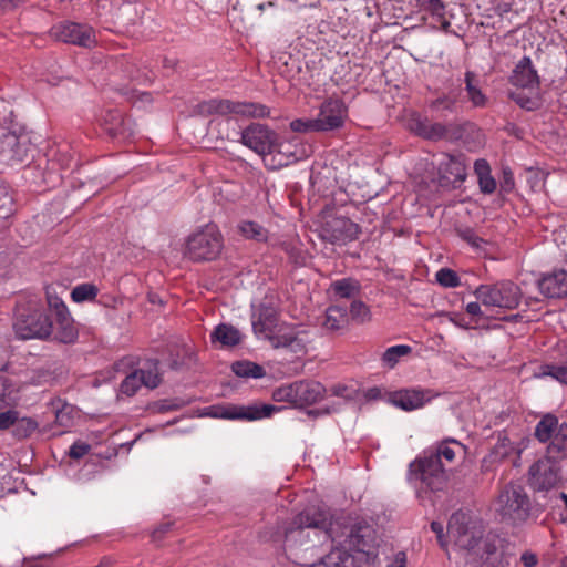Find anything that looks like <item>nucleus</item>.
<instances>
[{
    "label": "nucleus",
    "instance_id": "4d7b16f0",
    "mask_svg": "<svg viewBox=\"0 0 567 567\" xmlns=\"http://www.w3.org/2000/svg\"><path fill=\"white\" fill-rule=\"evenodd\" d=\"M91 446L87 443L78 441L70 446L69 455L72 458L79 460L89 453Z\"/></svg>",
    "mask_w": 567,
    "mask_h": 567
},
{
    "label": "nucleus",
    "instance_id": "f257e3e1",
    "mask_svg": "<svg viewBox=\"0 0 567 567\" xmlns=\"http://www.w3.org/2000/svg\"><path fill=\"white\" fill-rule=\"evenodd\" d=\"M254 333L270 342L275 349H286L297 355L305 354L312 341V334L301 326L279 323L277 309L260 303L252 312Z\"/></svg>",
    "mask_w": 567,
    "mask_h": 567
},
{
    "label": "nucleus",
    "instance_id": "e433bc0d",
    "mask_svg": "<svg viewBox=\"0 0 567 567\" xmlns=\"http://www.w3.org/2000/svg\"><path fill=\"white\" fill-rule=\"evenodd\" d=\"M135 371L140 374L138 377L142 379L141 382L146 388L154 389L161 383L157 362L150 361L145 367Z\"/></svg>",
    "mask_w": 567,
    "mask_h": 567
},
{
    "label": "nucleus",
    "instance_id": "0e129e2a",
    "mask_svg": "<svg viewBox=\"0 0 567 567\" xmlns=\"http://www.w3.org/2000/svg\"><path fill=\"white\" fill-rule=\"evenodd\" d=\"M330 391H331L332 395H334V396L350 399L349 390L346 385H341V384L333 385L330 389Z\"/></svg>",
    "mask_w": 567,
    "mask_h": 567
},
{
    "label": "nucleus",
    "instance_id": "a211bd4d",
    "mask_svg": "<svg viewBox=\"0 0 567 567\" xmlns=\"http://www.w3.org/2000/svg\"><path fill=\"white\" fill-rule=\"evenodd\" d=\"M539 291L547 298L567 297V270L554 269L538 280Z\"/></svg>",
    "mask_w": 567,
    "mask_h": 567
},
{
    "label": "nucleus",
    "instance_id": "f03ea898",
    "mask_svg": "<svg viewBox=\"0 0 567 567\" xmlns=\"http://www.w3.org/2000/svg\"><path fill=\"white\" fill-rule=\"evenodd\" d=\"M464 518L456 514L449 522L447 532L454 537L455 544L478 556L481 567H497L503 558L504 539L492 533L482 536L480 530L468 529L461 522Z\"/></svg>",
    "mask_w": 567,
    "mask_h": 567
},
{
    "label": "nucleus",
    "instance_id": "13d9d810",
    "mask_svg": "<svg viewBox=\"0 0 567 567\" xmlns=\"http://www.w3.org/2000/svg\"><path fill=\"white\" fill-rule=\"evenodd\" d=\"M55 423L62 427H70L72 425L71 408L63 406L55 414Z\"/></svg>",
    "mask_w": 567,
    "mask_h": 567
},
{
    "label": "nucleus",
    "instance_id": "bf43d9fd",
    "mask_svg": "<svg viewBox=\"0 0 567 567\" xmlns=\"http://www.w3.org/2000/svg\"><path fill=\"white\" fill-rule=\"evenodd\" d=\"M478 185L484 194H492L496 189V182L491 174L478 177Z\"/></svg>",
    "mask_w": 567,
    "mask_h": 567
},
{
    "label": "nucleus",
    "instance_id": "bb28decb",
    "mask_svg": "<svg viewBox=\"0 0 567 567\" xmlns=\"http://www.w3.org/2000/svg\"><path fill=\"white\" fill-rule=\"evenodd\" d=\"M53 329L55 331L54 338L63 343H71L78 337V330L70 316V312L56 317L55 326H53Z\"/></svg>",
    "mask_w": 567,
    "mask_h": 567
},
{
    "label": "nucleus",
    "instance_id": "c9c22d12",
    "mask_svg": "<svg viewBox=\"0 0 567 567\" xmlns=\"http://www.w3.org/2000/svg\"><path fill=\"white\" fill-rule=\"evenodd\" d=\"M513 451L514 446L511 440L506 435L499 434L497 442L484 461L499 462L506 458Z\"/></svg>",
    "mask_w": 567,
    "mask_h": 567
},
{
    "label": "nucleus",
    "instance_id": "4be33fe9",
    "mask_svg": "<svg viewBox=\"0 0 567 567\" xmlns=\"http://www.w3.org/2000/svg\"><path fill=\"white\" fill-rule=\"evenodd\" d=\"M439 171L449 182H463L466 177V164L463 155L443 156Z\"/></svg>",
    "mask_w": 567,
    "mask_h": 567
},
{
    "label": "nucleus",
    "instance_id": "2f4dec72",
    "mask_svg": "<svg viewBox=\"0 0 567 567\" xmlns=\"http://www.w3.org/2000/svg\"><path fill=\"white\" fill-rule=\"evenodd\" d=\"M348 323V311L340 306H331L326 311L323 327L330 331L344 328Z\"/></svg>",
    "mask_w": 567,
    "mask_h": 567
},
{
    "label": "nucleus",
    "instance_id": "aec40b11",
    "mask_svg": "<svg viewBox=\"0 0 567 567\" xmlns=\"http://www.w3.org/2000/svg\"><path fill=\"white\" fill-rule=\"evenodd\" d=\"M509 80L511 83L517 87L529 90L538 89L539 76L529 56H524L518 61Z\"/></svg>",
    "mask_w": 567,
    "mask_h": 567
},
{
    "label": "nucleus",
    "instance_id": "dca6fc26",
    "mask_svg": "<svg viewBox=\"0 0 567 567\" xmlns=\"http://www.w3.org/2000/svg\"><path fill=\"white\" fill-rule=\"evenodd\" d=\"M344 536L339 544L348 550L365 551L374 540V529L365 520L359 519L346 527Z\"/></svg>",
    "mask_w": 567,
    "mask_h": 567
},
{
    "label": "nucleus",
    "instance_id": "6e6d98bb",
    "mask_svg": "<svg viewBox=\"0 0 567 567\" xmlns=\"http://www.w3.org/2000/svg\"><path fill=\"white\" fill-rule=\"evenodd\" d=\"M457 235L474 248H480L483 243V239L471 228H460L457 229Z\"/></svg>",
    "mask_w": 567,
    "mask_h": 567
},
{
    "label": "nucleus",
    "instance_id": "0eeeda50",
    "mask_svg": "<svg viewBox=\"0 0 567 567\" xmlns=\"http://www.w3.org/2000/svg\"><path fill=\"white\" fill-rule=\"evenodd\" d=\"M221 249L223 236L218 227L207 224L188 237L185 255L194 261H209L215 259Z\"/></svg>",
    "mask_w": 567,
    "mask_h": 567
},
{
    "label": "nucleus",
    "instance_id": "1a4fd4ad",
    "mask_svg": "<svg viewBox=\"0 0 567 567\" xmlns=\"http://www.w3.org/2000/svg\"><path fill=\"white\" fill-rule=\"evenodd\" d=\"M13 329L17 337L23 340L44 339L53 331V323L41 310L34 309L28 313L19 310Z\"/></svg>",
    "mask_w": 567,
    "mask_h": 567
},
{
    "label": "nucleus",
    "instance_id": "7c9ffc66",
    "mask_svg": "<svg viewBox=\"0 0 567 567\" xmlns=\"http://www.w3.org/2000/svg\"><path fill=\"white\" fill-rule=\"evenodd\" d=\"M231 371L239 378L244 379H261L266 375L262 365L248 360L235 361L231 364Z\"/></svg>",
    "mask_w": 567,
    "mask_h": 567
},
{
    "label": "nucleus",
    "instance_id": "ddd939ff",
    "mask_svg": "<svg viewBox=\"0 0 567 567\" xmlns=\"http://www.w3.org/2000/svg\"><path fill=\"white\" fill-rule=\"evenodd\" d=\"M329 525L328 512L316 508L315 506L307 507L298 516L295 517L291 526L285 532V542L287 544L296 542L297 537H301L306 528L321 529L327 532Z\"/></svg>",
    "mask_w": 567,
    "mask_h": 567
},
{
    "label": "nucleus",
    "instance_id": "37998d69",
    "mask_svg": "<svg viewBox=\"0 0 567 567\" xmlns=\"http://www.w3.org/2000/svg\"><path fill=\"white\" fill-rule=\"evenodd\" d=\"M436 281L446 288L458 287L461 281L457 274L450 268H441L435 275Z\"/></svg>",
    "mask_w": 567,
    "mask_h": 567
},
{
    "label": "nucleus",
    "instance_id": "8fccbe9b",
    "mask_svg": "<svg viewBox=\"0 0 567 567\" xmlns=\"http://www.w3.org/2000/svg\"><path fill=\"white\" fill-rule=\"evenodd\" d=\"M421 7L432 16L442 19L445 12V6L442 0H417Z\"/></svg>",
    "mask_w": 567,
    "mask_h": 567
},
{
    "label": "nucleus",
    "instance_id": "052dcab7",
    "mask_svg": "<svg viewBox=\"0 0 567 567\" xmlns=\"http://www.w3.org/2000/svg\"><path fill=\"white\" fill-rule=\"evenodd\" d=\"M18 412L16 411H6L0 413V430H7L10 426L14 427L17 422Z\"/></svg>",
    "mask_w": 567,
    "mask_h": 567
},
{
    "label": "nucleus",
    "instance_id": "a19ab883",
    "mask_svg": "<svg viewBox=\"0 0 567 567\" xmlns=\"http://www.w3.org/2000/svg\"><path fill=\"white\" fill-rule=\"evenodd\" d=\"M463 126L456 122H440V141L455 142L462 138Z\"/></svg>",
    "mask_w": 567,
    "mask_h": 567
},
{
    "label": "nucleus",
    "instance_id": "9b49d317",
    "mask_svg": "<svg viewBox=\"0 0 567 567\" xmlns=\"http://www.w3.org/2000/svg\"><path fill=\"white\" fill-rule=\"evenodd\" d=\"M51 35L61 42L91 49L96 45V35L87 24L63 21L51 28Z\"/></svg>",
    "mask_w": 567,
    "mask_h": 567
},
{
    "label": "nucleus",
    "instance_id": "ea45409f",
    "mask_svg": "<svg viewBox=\"0 0 567 567\" xmlns=\"http://www.w3.org/2000/svg\"><path fill=\"white\" fill-rule=\"evenodd\" d=\"M411 352V347L406 344H398L388 348L382 354L383 364L388 368H394L399 362L400 358L409 354Z\"/></svg>",
    "mask_w": 567,
    "mask_h": 567
},
{
    "label": "nucleus",
    "instance_id": "b1692460",
    "mask_svg": "<svg viewBox=\"0 0 567 567\" xmlns=\"http://www.w3.org/2000/svg\"><path fill=\"white\" fill-rule=\"evenodd\" d=\"M551 439L547 446L548 460L559 461L567 457V423H561Z\"/></svg>",
    "mask_w": 567,
    "mask_h": 567
},
{
    "label": "nucleus",
    "instance_id": "39448f33",
    "mask_svg": "<svg viewBox=\"0 0 567 567\" xmlns=\"http://www.w3.org/2000/svg\"><path fill=\"white\" fill-rule=\"evenodd\" d=\"M495 511L503 522L519 524L530 514V502L524 487L517 484H507L495 501Z\"/></svg>",
    "mask_w": 567,
    "mask_h": 567
},
{
    "label": "nucleus",
    "instance_id": "a18cd8bd",
    "mask_svg": "<svg viewBox=\"0 0 567 567\" xmlns=\"http://www.w3.org/2000/svg\"><path fill=\"white\" fill-rule=\"evenodd\" d=\"M114 120L118 121V125H113L107 127V132L113 137H121L126 138L132 135V132L128 130V121H125L122 118V115L120 113L112 114Z\"/></svg>",
    "mask_w": 567,
    "mask_h": 567
},
{
    "label": "nucleus",
    "instance_id": "7ed1b4c3",
    "mask_svg": "<svg viewBox=\"0 0 567 567\" xmlns=\"http://www.w3.org/2000/svg\"><path fill=\"white\" fill-rule=\"evenodd\" d=\"M240 143L260 155L265 164L272 169L286 166L296 159L293 155L286 158L281 156L282 151L278 147L281 148L282 145L278 144L277 134L260 123H251L244 128L240 133Z\"/></svg>",
    "mask_w": 567,
    "mask_h": 567
},
{
    "label": "nucleus",
    "instance_id": "5fc2aeb1",
    "mask_svg": "<svg viewBox=\"0 0 567 567\" xmlns=\"http://www.w3.org/2000/svg\"><path fill=\"white\" fill-rule=\"evenodd\" d=\"M48 305L52 311H54L55 318L68 313L69 310L62 299L58 296H52L49 291L47 292Z\"/></svg>",
    "mask_w": 567,
    "mask_h": 567
},
{
    "label": "nucleus",
    "instance_id": "393cba45",
    "mask_svg": "<svg viewBox=\"0 0 567 567\" xmlns=\"http://www.w3.org/2000/svg\"><path fill=\"white\" fill-rule=\"evenodd\" d=\"M432 455H437L439 460L446 463H453L456 455L465 453V446L455 439H446L440 442L434 450L427 451Z\"/></svg>",
    "mask_w": 567,
    "mask_h": 567
},
{
    "label": "nucleus",
    "instance_id": "603ef678",
    "mask_svg": "<svg viewBox=\"0 0 567 567\" xmlns=\"http://www.w3.org/2000/svg\"><path fill=\"white\" fill-rule=\"evenodd\" d=\"M13 210V198L6 188L0 187V218H7Z\"/></svg>",
    "mask_w": 567,
    "mask_h": 567
},
{
    "label": "nucleus",
    "instance_id": "338daca9",
    "mask_svg": "<svg viewBox=\"0 0 567 567\" xmlns=\"http://www.w3.org/2000/svg\"><path fill=\"white\" fill-rule=\"evenodd\" d=\"M502 188L506 192H509L514 188V177L509 171H504V182L502 183Z\"/></svg>",
    "mask_w": 567,
    "mask_h": 567
},
{
    "label": "nucleus",
    "instance_id": "c03bdc74",
    "mask_svg": "<svg viewBox=\"0 0 567 567\" xmlns=\"http://www.w3.org/2000/svg\"><path fill=\"white\" fill-rule=\"evenodd\" d=\"M38 427V423L30 419V417H23L19 420L17 417V422L14 424L13 433L19 439H24L30 436Z\"/></svg>",
    "mask_w": 567,
    "mask_h": 567
},
{
    "label": "nucleus",
    "instance_id": "774afa93",
    "mask_svg": "<svg viewBox=\"0 0 567 567\" xmlns=\"http://www.w3.org/2000/svg\"><path fill=\"white\" fill-rule=\"evenodd\" d=\"M431 529L436 534L439 542L443 546L444 545L443 544V530H444L443 525L439 522H432Z\"/></svg>",
    "mask_w": 567,
    "mask_h": 567
},
{
    "label": "nucleus",
    "instance_id": "f8f14e48",
    "mask_svg": "<svg viewBox=\"0 0 567 567\" xmlns=\"http://www.w3.org/2000/svg\"><path fill=\"white\" fill-rule=\"evenodd\" d=\"M280 411V408H277L271 404H252V405H236V404H227V405H217L212 406L210 415L218 419L226 420H246V421H256L261 420L264 417H269L274 412Z\"/></svg>",
    "mask_w": 567,
    "mask_h": 567
},
{
    "label": "nucleus",
    "instance_id": "4c0bfd02",
    "mask_svg": "<svg viewBox=\"0 0 567 567\" xmlns=\"http://www.w3.org/2000/svg\"><path fill=\"white\" fill-rule=\"evenodd\" d=\"M272 400L280 403H289L296 406L297 403V390L296 381L289 384H284L276 388L272 391Z\"/></svg>",
    "mask_w": 567,
    "mask_h": 567
},
{
    "label": "nucleus",
    "instance_id": "20e7f679",
    "mask_svg": "<svg viewBox=\"0 0 567 567\" xmlns=\"http://www.w3.org/2000/svg\"><path fill=\"white\" fill-rule=\"evenodd\" d=\"M194 112L200 116L236 115L247 118H262L270 114L269 107L255 102L233 101L228 99H210L199 102Z\"/></svg>",
    "mask_w": 567,
    "mask_h": 567
},
{
    "label": "nucleus",
    "instance_id": "6e6552de",
    "mask_svg": "<svg viewBox=\"0 0 567 567\" xmlns=\"http://www.w3.org/2000/svg\"><path fill=\"white\" fill-rule=\"evenodd\" d=\"M410 472L422 485L432 492L442 491L447 481L443 461L427 451L410 464Z\"/></svg>",
    "mask_w": 567,
    "mask_h": 567
},
{
    "label": "nucleus",
    "instance_id": "2eb2a0df",
    "mask_svg": "<svg viewBox=\"0 0 567 567\" xmlns=\"http://www.w3.org/2000/svg\"><path fill=\"white\" fill-rule=\"evenodd\" d=\"M347 117V106L339 99H328L319 107L315 117L319 132H328L340 128Z\"/></svg>",
    "mask_w": 567,
    "mask_h": 567
},
{
    "label": "nucleus",
    "instance_id": "e2e57ef3",
    "mask_svg": "<svg viewBox=\"0 0 567 567\" xmlns=\"http://www.w3.org/2000/svg\"><path fill=\"white\" fill-rule=\"evenodd\" d=\"M520 560L525 567H535L538 563L537 556L532 551L523 553Z\"/></svg>",
    "mask_w": 567,
    "mask_h": 567
},
{
    "label": "nucleus",
    "instance_id": "f3484780",
    "mask_svg": "<svg viewBox=\"0 0 567 567\" xmlns=\"http://www.w3.org/2000/svg\"><path fill=\"white\" fill-rule=\"evenodd\" d=\"M559 481V472L548 461H538L529 468V484L539 492L554 488Z\"/></svg>",
    "mask_w": 567,
    "mask_h": 567
},
{
    "label": "nucleus",
    "instance_id": "473e14b6",
    "mask_svg": "<svg viewBox=\"0 0 567 567\" xmlns=\"http://www.w3.org/2000/svg\"><path fill=\"white\" fill-rule=\"evenodd\" d=\"M239 234L246 239L264 243L268 240L269 231L259 223L243 220L237 226Z\"/></svg>",
    "mask_w": 567,
    "mask_h": 567
},
{
    "label": "nucleus",
    "instance_id": "423d86ee",
    "mask_svg": "<svg viewBox=\"0 0 567 567\" xmlns=\"http://www.w3.org/2000/svg\"><path fill=\"white\" fill-rule=\"evenodd\" d=\"M474 296L486 308L516 309L522 299L520 288L511 280L480 285Z\"/></svg>",
    "mask_w": 567,
    "mask_h": 567
},
{
    "label": "nucleus",
    "instance_id": "69168bd1",
    "mask_svg": "<svg viewBox=\"0 0 567 567\" xmlns=\"http://www.w3.org/2000/svg\"><path fill=\"white\" fill-rule=\"evenodd\" d=\"M406 556L403 551H399L388 567H405Z\"/></svg>",
    "mask_w": 567,
    "mask_h": 567
},
{
    "label": "nucleus",
    "instance_id": "864d4df0",
    "mask_svg": "<svg viewBox=\"0 0 567 567\" xmlns=\"http://www.w3.org/2000/svg\"><path fill=\"white\" fill-rule=\"evenodd\" d=\"M350 315L353 320L363 322L369 317V308L359 300H354L350 306Z\"/></svg>",
    "mask_w": 567,
    "mask_h": 567
},
{
    "label": "nucleus",
    "instance_id": "49530a36",
    "mask_svg": "<svg viewBox=\"0 0 567 567\" xmlns=\"http://www.w3.org/2000/svg\"><path fill=\"white\" fill-rule=\"evenodd\" d=\"M136 371L128 374L121 383V392L126 395H133L143 385Z\"/></svg>",
    "mask_w": 567,
    "mask_h": 567
},
{
    "label": "nucleus",
    "instance_id": "5701e85b",
    "mask_svg": "<svg viewBox=\"0 0 567 567\" xmlns=\"http://www.w3.org/2000/svg\"><path fill=\"white\" fill-rule=\"evenodd\" d=\"M409 130L415 135L432 142L440 141V122H431L426 117L413 114L408 123Z\"/></svg>",
    "mask_w": 567,
    "mask_h": 567
},
{
    "label": "nucleus",
    "instance_id": "79ce46f5",
    "mask_svg": "<svg viewBox=\"0 0 567 567\" xmlns=\"http://www.w3.org/2000/svg\"><path fill=\"white\" fill-rule=\"evenodd\" d=\"M509 96L522 109L527 111H534L540 106V101L537 94L526 95L524 92L514 91L509 93Z\"/></svg>",
    "mask_w": 567,
    "mask_h": 567
},
{
    "label": "nucleus",
    "instance_id": "cd10ccee",
    "mask_svg": "<svg viewBox=\"0 0 567 567\" xmlns=\"http://www.w3.org/2000/svg\"><path fill=\"white\" fill-rule=\"evenodd\" d=\"M465 91L467 97L474 107H484L487 104V97L480 87L477 75L472 71H466L464 75Z\"/></svg>",
    "mask_w": 567,
    "mask_h": 567
},
{
    "label": "nucleus",
    "instance_id": "a878e982",
    "mask_svg": "<svg viewBox=\"0 0 567 567\" xmlns=\"http://www.w3.org/2000/svg\"><path fill=\"white\" fill-rule=\"evenodd\" d=\"M243 336L238 329L230 324H218L210 334L212 342H219L224 347H234L241 342Z\"/></svg>",
    "mask_w": 567,
    "mask_h": 567
},
{
    "label": "nucleus",
    "instance_id": "4468645a",
    "mask_svg": "<svg viewBox=\"0 0 567 567\" xmlns=\"http://www.w3.org/2000/svg\"><path fill=\"white\" fill-rule=\"evenodd\" d=\"M360 228L349 218L339 216L328 218L321 226L320 237L333 245H344L358 238Z\"/></svg>",
    "mask_w": 567,
    "mask_h": 567
},
{
    "label": "nucleus",
    "instance_id": "72a5a7b5",
    "mask_svg": "<svg viewBox=\"0 0 567 567\" xmlns=\"http://www.w3.org/2000/svg\"><path fill=\"white\" fill-rule=\"evenodd\" d=\"M559 425L560 424L558 423L557 416L551 413H547L536 424L535 437L539 442L546 443L553 437L555 431L559 427Z\"/></svg>",
    "mask_w": 567,
    "mask_h": 567
},
{
    "label": "nucleus",
    "instance_id": "c85d7f7f",
    "mask_svg": "<svg viewBox=\"0 0 567 567\" xmlns=\"http://www.w3.org/2000/svg\"><path fill=\"white\" fill-rule=\"evenodd\" d=\"M360 291V285L355 279L343 278L330 284L329 292L336 298L351 299Z\"/></svg>",
    "mask_w": 567,
    "mask_h": 567
},
{
    "label": "nucleus",
    "instance_id": "3c124183",
    "mask_svg": "<svg viewBox=\"0 0 567 567\" xmlns=\"http://www.w3.org/2000/svg\"><path fill=\"white\" fill-rule=\"evenodd\" d=\"M482 303L477 301L468 302L465 307L466 313L472 317L474 324L481 323L482 320L487 319L488 316L482 309Z\"/></svg>",
    "mask_w": 567,
    "mask_h": 567
},
{
    "label": "nucleus",
    "instance_id": "680f3d73",
    "mask_svg": "<svg viewBox=\"0 0 567 567\" xmlns=\"http://www.w3.org/2000/svg\"><path fill=\"white\" fill-rule=\"evenodd\" d=\"M474 171L477 177L491 174V167L486 159H477L474 163Z\"/></svg>",
    "mask_w": 567,
    "mask_h": 567
},
{
    "label": "nucleus",
    "instance_id": "c756f323",
    "mask_svg": "<svg viewBox=\"0 0 567 567\" xmlns=\"http://www.w3.org/2000/svg\"><path fill=\"white\" fill-rule=\"evenodd\" d=\"M351 558L352 557L346 547H336L319 561L313 563L310 567H348V563Z\"/></svg>",
    "mask_w": 567,
    "mask_h": 567
},
{
    "label": "nucleus",
    "instance_id": "58836bf2",
    "mask_svg": "<svg viewBox=\"0 0 567 567\" xmlns=\"http://www.w3.org/2000/svg\"><path fill=\"white\" fill-rule=\"evenodd\" d=\"M99 289L93 284H81L75 286L71 291V298L74 302H84L94 300L97 296Z\"/></svg>",
    "mask_w": 567,
    "mask_h": 567
},
{
    "label": "nucleus",
    "instance_id": "412c9836",
    "mask_svg": "<svg viewBox=\"0 0 567 567\" xmlns=\"http://www.w3.org/2000/svg\"><path fill=\"white\" fill-rule=\"evenodd\" d=\"M297 403L296 408L312 405L323 399L327 390L318 381L300 380L296 381Z\"/></svg>",
    "mask_w": 567,
    "mask_h": 567
},
{
    "label": "nucleus",
    "instance_id": "9d476101",
    "mask_svg": "<svg viewBox=\"0 0 567 567\" xmlns=\"http://www.w3.org/2000/svg\"><path fill=\"white\" fill-rule=\"evenodd\" d=\"M31 136L24 131H8L0 134V157L8 163H22L32 155Z\"/></svg>",
    "mask_w": 567,
    "mask_h": 567
},
{
    "label": "nucleus",
    "instance_id": "de8ad7c7",
    "mask_svg": "<svg viewBox=\"0 0 567 567\" xmlns=\"http://www.w3.org/2000/svg\"><path fill=\"white\" fill-rule=\"evenodd\" d=\"M290 128L297 133L319 132L315 118H297L290 123Z\"/></svg>",
    "mask_w": 567,
    "mask_h": 567
},
{
    "label": "nucleus",
    "instance_id": "09e8293b",
    "mask_svg": "<svg viewBox=\"0 0 567 567\" xmlns=\"http://www.w3.org/2000/svg\"><path fill=\"white\" fill-rule=\"evenodd\" d=\"M186 405V402L182 399H164L155 403L154 408L157 412L165 413L169 411H177Z\"/></svg>",
    "mask_w": 567,
    "mask_h": 567
},
{
    "label": "nucleus",
    "instance_id": "f704fd0d",
    "mask_svg": "<svg viewBox=\"0 0 567 567\" xmlns=\"http://www.w3.org/2000/svg\"><path fill=\"white\" fill-rule=\"evenodd\" d=\"M457 97L449 94H441L427 102V106L432 112L440 115L454 113L456 110Z\"/></svg>",
    "mask_w": 567,
    "mask_h": 567
},
{
    "label": "nucleus",
    "instance_id": "6ab92c4d",
    "mask_svg": "<svg viewBox=\"0 0 567 567\" xmlns=\"http://www.w3.org/2000/svg\"><path fill=\"white\" fill-rule=\"evenodd\" d=\"M431 399L430 391L404 389L393 392L390 396V402L403 411H413L423 408Z\"/></svg>",
    "mask_w": 567,
    "mask_h": 567
}]
</instances>
